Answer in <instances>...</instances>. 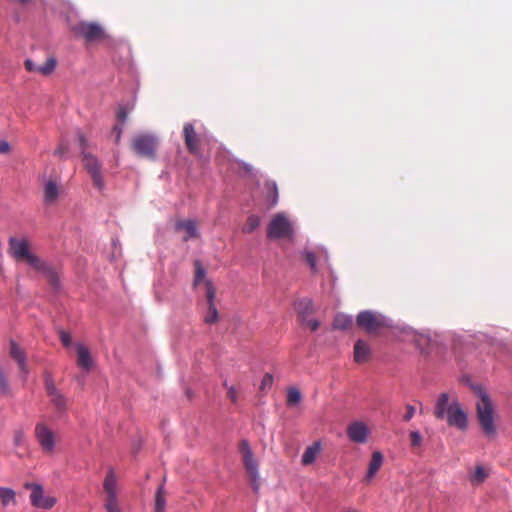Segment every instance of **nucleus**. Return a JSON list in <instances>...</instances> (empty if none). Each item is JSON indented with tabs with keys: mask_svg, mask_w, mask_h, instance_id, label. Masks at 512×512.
<instances>
[{
	"mask_svg": "<svg viewBox=\"0 0 512 512\" xmlns=\"http://www.w3.org/2000/svg\"><path fill=\"white\" fill-rule=\"evenodd\" d=\"M34 436L43 453L47 455L54 453L59 438L57 433L46 423L39 422L35 425Z\"/></svg>",
	"mask_w": 512,
	"mask_h": 512,
	"instance_id": "423d86ee",
	"label": "nucleus"
},
{
	"mask_svg": "<svg viewBox=\"0 0 512 512\" xmlns=\"http://www.w3.org/2000/svg\"><path fill=\"white\" fill-rule=\"evenodd\" d=\"M112 133L115 134V143L118 144L123 133V126L120 124L114 125L112 128Z\"/></svg>",
	"mask_w": 512,
	"mask_h": 512,
	"instance_id": "37998d69",
	"label": "nucleus"
},
{
	"mask_svg": "<svg viewBox=\"0 0 512 512\" xmlns=\"http://www.w3.org/2000/svg\"><path fill=\"white\" fill-rule=\"evenodd\" d=\"M346 432L349 440L354 443H365L369 435V429L362 421L350 423Z\"/></svg>",
	"mask_w": 512,
	"mask_h": 512,
	"instance_id": "2eb2a0df",
	"label": "nucleus"
},
{
	"mask_svg": "<svg viewBox=\"0 0 512 512\" xmlns=\"http://www.w3.org/2000/svg\"><path fill=\"white\" fill-rule=\"evenodd\" d=\"M44 382H45V389H46L47 395L59 392V390L57 389V387L54 383L53 378L51 377V375L49 373H45Z\"/></svg>",
	"mask_w": 512,
	"mask_h": 512,
	"instance_id": "f704fd0d",
	"label": "nucleus"
},
{
	"mask_svg": "<svg viewBox=\"0 0 512 512\" xmlns=\"http://www.w3.org/2000/svg\"><path fill=\"white\" fill-rule=\"evenodd\" d=\"M449 396L447 393H442L439 395L435 407H434V415L437 419H444L447 414V410L449 407Z\"/></svg>",
	"mask_w": 512,
	"mask_h": 512,
	"instance_id": "393cba45",
	"label": "nucleus"
},
{
	"mask_svg": "<svg viewBox=\"0 0 512 512\" xmlns=\"http://www.w3.org/2000/svg\"><path fill=\"white\" fill-rule=\"evenodd\" d=\"M292 233V225L282 213L274 215L267 227V237L270 239L289 238Z\"/></svg>",
	"mask_w": 512,
	"mask_h": 512,
	"instance_id": "0eeeda50",
	"label": "nucleus"
},
{
	"mask_svg": "<svg viewBox=\"0 0 512 512\" xmlns=\"http://www.w3.org/2000/svg\"><path fill=\"white\" fill-rule=\"evenodd\" d=\"M227 397L233 404L237 403L239 399L238 389L235 386L228 387Z\"/></svg>",
	"mask_w": 512,
	"mask_h": 512,
	"instance_id": "58836bf2",
	"label": "nucleus"
},
{
	"mask_svg": "<svg viewBox=\"0 0 512 512\" xmlns=\"http://www.w3.org/2000/svg\"><path fill=\"white\" fill-rule=\"evenodd\" d=\"M406 410L407 411H406L405 415L403 416V419H404V421L408 422L413 418V416L415 414V407L412 405H407Z\"/></svg>",
	"mask_w": 512,
	"mask_h": 512,
	"instance_id": "a18cd8bd",
	"label": "nucleus"
},
{
	"mask_svg": "<svg viewBox=\"0 0 512 512\" xmlns=\"http://www.w3.org/2000/svg\"><path fill=\"white\" fill-rule=\"evenodd\" d=\"M264 197L268 207H273L278 202V187L274 181H266L264 184Z\"/></svg>",
	"mask_w": 512,
	"mask_h": 512,
	"instance_id": "412c9836",
	"label": "nucleus"
},
{
	"mask_svg": "<svg viewBox=\"0 0 512 512\" xmlns=\"http://www.w3.org/2000/svg\"><path fill=\"white\" fill-rule=\"evenodd\" d=\"M60 188L55 181L49 180L44 187V202L45 204H53L57 201Z\"/></svg>",
	"mask_w": 512,
	"mask_h": 512,
	"instance_id": "5701e85b",
	"label": "nucleus"
},
{
	"mask_svg": "<svg viewBox=\"0 0 512 512\" xmlns=\"http://www.w3.org/2000/svg\"><path fill=\"white\" fill-rule=\"evenodd\" d=\"M273 385V376L270 373H266L261 381L260 389L264 392L271 389Z\"/></svg>",
	"mask_w": 512,
	"mask_h": 512,
	"instance_id": "4c0bfd02",
	"label": "nucleus"
},
{
	"mask_svg": "<svg viewBox=\"0 0 512 512\" xmlns=\"http://www.w3.org/2000/svg\"><path fill=\"white\" fill-rule=\"evenodd\" d=\"M446 418L449 426L456 427L459 430L467 429V414L464 412L461 405L457 401H453L449 405Z\"/></svg>",
	"mask_w": 512,
	"mask_h": 512,
	"instance_id": "1a4fd4ad",
	"label": "nucleus"
},
{
	"mask_svg": "<svg viewBox=\"0 0 512 512\" xmlns=\"http://www.w3.org/2000/svg\"><path fill=\"white\" fill-rule=\"evenodd\" d=\"M206 286V300H207V312L204 316V322L206 324H215L219 319L217 307L215 305L216 289L214 288L210 280L205 281Z\"/></svg>",
	"mask_w": 512,
	"mask_h": 512,
	"instance_id": "9b49d317",
	"label": "nucleus"
},
{
	"mask_svg": "<svg viewBox=\"0 0 512 512\" xmlns=\"http://www.w3.org/2000/svg\"><path fill=\"white\" fill-rule=\"evenodd\" d=\"M320 452H321V443L320 442H314L312 445L308 446L302 455V459H301L302 465L308 466V465H311L312 463H314V461L316 460V458L318 457Z\"/></svg>",
	"mask_w": 512,
	"mask_h": 512,
	"instance_id": "4be33fe9",
	"label": "nucleus"
},
{
	"mask_svg": "<svg viewBox=\"0 0 512 512\" xmlns=\"http://www.w3.org/2000/svg\"><path fill=\"white\" fill-rule=\"evenodd\" d=\"M83 165L91 176L94 185L99 189H103L104 180L101 173V165L98 159L90 153L83 152Z\"/></svg>",
	"mask_w": 512,
	"mask_h": 512,
	"instance_id": "6e6552de",
	"label": "nucleus"
},
{
	"mask_svg": "<svg viewBox=\"0 0 512 512\" xmlns=\"http://www.w3.org/2000/svg\"><path fill=\"white\" fill-rule=\"evenodd\" d=\"M183 138L187 150L193 155L200 153V137L196 133L192 123H185L183 126Z\"/></svg>",
	"mask_w": 512,
	"mask_h": 512,
	"instance_id": "4468645a",
	"label": "nucleus"
},
{
	"mask_svg": "<svg viewBox=\"0 0 512 512\" xmlns=\"http://www.w3.org/2000/svg\"><path fill=\"white\" fill-rule=\"evenodd\" d=\"M109 512H121V510H120V509H118V510L109 511Z\"/></svg>",
	"mask_w": 512,
	"mask_h": 512,
	"instance_id": "864d4df0",
	"label": "nucleus"
},
{
	"mask_svg": "<svg viewBox=\"0 0 512 512\" xmlns=\"http://www.w3.org/2000/svg\"><path fill=\"white\" fill-rule=\"evenodd\" d=\"M166 506V500L164 497V487L159 486L155 496V512H164Z\"/></svg>",
	"mask_w": 512,
	"mask_h": 512,
	"instance_id": "7c9ffc66",
	"label": "nucleus"
},
{
	"mask_svg": "<svg viewBox=\"0 0 512 512\" xmlns=\"http://www.w3.org/2000/svg\"><path fill=\"white\" fill-rule=\"evenodd\" d=\"M31 488L30 500L31 504L37 508L50 509L55 504V499L45 497L42 486L38 484L28 485Z\"/></svg>",
	"mask_w": 512,
	"mask_h": 512,
	"instance_id": "ddd939ff",
	"label": "nucleus"
},
{
	"mask_svg": "<svg viewBox=\"0 0 512 512\" xmlns=\"http://www.w3.org/2000/svg\"><path fill=\"white\" fill-rule=\"evenodd\" d=\"M357 326L369 334H377L380 330L390 327L388 319L380 313L370 310L359 312L356 317Z\"/></svg>",
	"mask_w": 512,
	"mask_h": 512,
	"instance_id": "39448f33",
	"label": "nucleus"
},
{
	"mask_svg": "<svg viewBox=\"0 0 512 512\" xmlns=\"http://www.w3.org/2000/svg\"><path fill=\"white\" fill-rule=\"evenodd\" d=\"M239 452L242 456L243 466L248 474L250 485L255 493L260 489V477L258 473V462L254 457V453L249 442L243 439L239 443Z\"/></svg>",
	"mask_w": 512,
	"mask_h": 512,
	"instance_id": "7ed1b4c3",
	"label": "nucleus"
},
{
	"mask_svg": "<svg viewBox=\"0 0 512 512\" xmlns=\"http://www.w3.org/2000/svg\"><path fill=\"white\" fill-rule=\"evenodd\" d=\"M57 60L54 55H48L44 64L37 65L31 59H26L24 62V66L27 71L32 73H38L43 76L50 75L56 68Z\"/></svg>",
	"mask_w": 512,
	"mask_h": 512,
	"instance_id": "f8f14e48",
	"label": "nucleus"
},
{
	"mask_svg": "<svg viewBox=\"0 0 512 512\" xmlns=\"http://www.w3.org/2000/svg\"><path fill=\"white\" fill-rule=\"evenodd\" d=\"M159 140L152 133H138L131 140V149L139 157L155 160Z\"/></svg>",
	"mask_w": 512,
	"mask_h": 512,
	"instance_id": "f03ea898",
	"label": "nucleus"
},
{
	"mask_svg": "<svg viewBox=\"0 0 512 512\" xmlns=\"http://www.w3.org/2000/svg\"><path fill=\"white\" fill-rule=\"evenodd\" d=\"M74 32H103V27L97 22H81L76 26Z\"/></svg>",
	"mask_w": 512,
	"mask_h": 512,
	"instance_id": "c85d7f7f",
	"label": "nucleus"
},
{
	"mask_svg": "<svg viewBox=\"0 0 512 512\" xmlns=\"http://www.w3.org/2000/svg\"><path fill=\"white\" fill-rule=\"evenodd\" d=\"M383 464V455L380 451L372 453L371 460L369 462L368 471L366 475L367 480H371Z\"/></svg>",
	"mask_w": 512,
	"mask_h": 512,
	"instance_id": "a878e982",
	"label": "nucleus"
},
{
	"mask_svg": "<svg viewBox=\"0 0 512 512\" xmlns=\"http://www.w3.org/2000/svg\"><path fill=\"white\" fill-rule=\"evenodd\" d=\"M177 231H184L186 235L183 237L184 241L189 239L197 238L199 236L196 224L193 220H182L175 224Z\"/></svg>",
	"mask_w": 512,
	"mask_h": 512,
	"instance_id": "f3484780",
	"label": "nucleus"
},
{
	"mask_svg": "<svg viewBox=\"0 0 512 512\" xmlns=\"http://www.w3.org/2000/svg\"><path fill=\"white\" fill-rule=\"evenodd\" d=\"M48 397L59 415H63L67 411V399L60 391L50 394Z\"/></svg>",
	"mask_w": 512,
	"mask_h": 512,
	"instance_id": "bb28decb",
	"label": "nucleus"
},
{
	"mask_svg": "<svg viewBox=\"0 0 512 512\" xmlns=\"http://www.w3.org/2000/svg\"><path fill=\"white\" fill-rule=\"evenodd\" d=\"M8 253L17 261L26 262L33 268L41 267V259L30 251L29 243L25 238L11 237Z\"/></svg>",
	"mask_w": 512,
	"mask_h": 512,
	"instance_id": "20e7f679",
	"label": "nucleus"
},
{
	"mask_svg": "<svg viewBox=\"0 0 512 512\" xmlns=\"http://www.w3.org/2000/svg\"><path fill=\"white\" fill-rule=\"evenodd\" d=\"M78 140H79V145H80V147H81V149H82V153H83V152H86V151H85V149H86V146H87V140H86V138L84 137V135H83V134H81V133H79V134H78Z\"/></svg>",
	"mask_w": 512,
	"mask_h": 512,
	"instance_id": "de8ad7c7",
	"label": "nucleus"
},
{
	"mask_svg": "<svg viewBox=\"0 0 512 512\" xmlns=\"http://www.w3.org/2000/svg\"><path fill=\"white\" fill-rule=\"evenodd\" d=\"M260 225V218L257 215H250L243 227V232L251 233Z\"/></svg>",
	"mask_w": 512,
	"mask_h": 512,
	"instance_id": "473e14b6",
	"label": "nucleus"
},
{
	"mask_svg": "<svg viewBox=\"0 0 512 512\" xmlns=\"http://www.w3.org/2000/svg\"><path fill=\"white\" fill-rule=\"evenodd\" d=\"M488 477L487 471L484 469L483 466L478 465L476 466L474 472L470 476V480L473 484H480L485 481V479Z\"/></svg>",
	"mask_w": 512,
	"mask_h": 512,
	"instance_id": "c756f323",
	"label": "nucleus"
},
{
	"mask_svg": "<svg viewBox=\"0 0 512 512\" xmlns=\"http://www.w3.org/2000/svg\"><path fill=\"white\" fill-rule=\"evenodd\" d=\"M302 399L301 393L297 388L290 387L287 390V405H297Z\"/></svg>",
	"mask_w": 512,
	"mask_h": 512,
	"instance_id": "2f4dec72",
	"label": "nucleus"
},
{
	"mask_svg": "<svg viewBox=\"0 0 512 512\" xmlns=\"http://www.w3.org/2000/svg\"><path fill=\"white\" fill-rule=\"evenodd\" d=\"M10 151L9 143L6 141H2V153H7Z\"/></svg>",
	"mask_w": 512,
	"mask_h": 512,
	"instance_id": "8fccbe9b",
	"label": "nucleus"
},
{
	"mask_svg": "<svg viewBox=\"0 0 512 512\" xmlns=\"http://www.w3.org/2000/svg\"><path fill=\"white\" fill-rule=\"evenodd\" d=\"M194 266H195L194 285L197 286V285H199L200 281L204 278L205 270L199 260H196L194 262Z\"/></svg>",
	"mask_w": 512,
	"mask_h": 512,
	"instance_id": "72a5a7b5",
	"label": "nucleus"
},
{
	"mask_svg": "<svg viewBox=\"0 0 512 512\" xmlns=\"http://www.w3.org/2000/svg\"><path fill=\"white\" fill-rule=\"evenodd\" d=\"M128 116V109L125 106H120L117 112V121L121 123V125L126 121Z\"/></svg>",
	"mask_w": 512,
	"mask_h": 512,
	"instance_id": "a19ab883",
	"label": "nucleus"
},
{
	"mask_svg": "<svg viewBox=\"0 0 512 512\" xmlns=\"http://www.w3.org/2000/svg\"><path fill=\"white\" fill-rule=\"evenodd\" d=\"M15 503V493L8 488H2V506Z\"/></svg>",
	"mask_w": 512,
	"mask_h": 512,
	"instance_id": "c9c22d12",
	"label": "nucleus"
},
{
	"mask_svg": "<svg viewBox=\"0 0 512 512\" xmlns=\"http://www.w3.org/2000/svg\"><path fill=\"white\" fill-rule=\"evenodd\" d=\"M9 356L18 364L20 371L26 376L28 373L26 352L13 340L10 341Z\"/></svg>",
	"mask_w": 512,
	"mask_h": 512,
	"instance_id": "dca6fc26",
	"label": "nucleus"
},
{
	"mask_svg": "<svg viewBox=\"0 0 512 512\" xmlns=\"http://www.w3.org/2000/svg\"><path fill=\"white\" fill-rule=\"evenodd\" d=\"M1 387H2V393L4 392V383L2 382L1 384Z\"/></svg>",
	"mask_w": 512,
	"mask_h": 512,
	"instance_id": "603ef678",
	"label": "nucleus"
},
{
	"mask_svg": "<svg viewBox=\"0 0 512 512\" xmlns=\"http://www.w3.org/2000/svg\"><path fill=\"white\" fill-rule=\"evenodd\" d=\"M77 364L85 370H89L92 367L90 352L82 344L77 345Z\"/></svg>",
	"mask_w": 512,
	"mask_h": 512,
	"instance_id": "b1692460",
	"label": "nucleus"
},
{
	"mask_svg": "<svg viewBox=\"0 0 512 512\" xmlns=\"http://www.w3.org/2000/svg\"><path fill=\"white\" fill-rule=\"evenodd\" d=\"M222 385H223V387H224V388H226L227 390H228V387H230V386L228 385L227 380H225V381L223 382V384H222Z\"/></svg>",
	"mask_w": 512,
	"mask_h": 512,
	"instance_id": "3c124183",
	"label": "nucleus"
},
{
	"mask_svg": "<svg viewBox=\"0 0 512 512\" xmlns=\"http://www.w3.org/2000/svg\"><path fill=\"white\" fill-rule=\"evenodd\" d=\"M353 326V319L351 316L338 313L333 321V328L337 330H348Z\"/></svg>",
	"mask_w": 512,
	"mask_h": 512,
	"instance_id": "cd10ccee",
	"label": "nucleus"
},
{
	"mask_svg": "<svg viewBox=\"0 0 512 512\" xmlns=\"http://www.w3.org/2000/svg\"><path fill=\"white\" fill-rule=\"evenodd\" d=\"M60 339H61L62 344L65 347H68L71 345V336L66 331H63V330L60 331Z\"/></svg>",
	"mask_w": 512,
	"mask_h": 512,
	"instance_id": "c03bdc74",
	"label": "nucleus"
},
{
	"mask_svg": "<svg viewBox=\"0 0 512 512\" xmlns=\"http://www.w3.org/2000/svg\"><path fill=\"white\" fill-rule=\"evenodd\" d=\"M370 352L369 345L363 340H358L354 345V361L359 364L367 362Z\"/></svg>",
	"mask_w": 512,
	"mask_h": 512,
	"instance_id": "a211bd4d",
	"label": "nucleus"
},
{
	"mask_svg": "<svg viewBox=\"0 0 512 512\" xmlns=\"http://www.w3.org/2000/svg\"><path fill=\"white\" fill-rule=\"evenodd\" d=\"M34 269L37 271H40L44 274V276L46 277L47 281L49 282V284L51 285V287L53 289H55V290L59 289V287H60L59 276H58L57 271L53 267L48 266L46 263L41 261V267L34 268Z\"/></svg>",
	"mask_w": 512,
	"mask_h": 512,
	"instance_id": "6ab92c4d",
	"label": "nucleus"
},
{
	"mask_svg": "<svg viewBox=\"0 0 512 512\" xmlns=\"http://www.w3.org/2000/svg\"><path fill=\"white\" fill-rule=\"evenodd\" d=\"M68 150V147L66 144L61 143L58 148L55 150V154L62 157Z\"/></svg>",
	"mask_w": 512,
	"mask_h": 512,
	"instance_id": "49530a36",
	"label": "nucleus"
},
{
	"mask_svg": "<svg viewBox=\"0 0 512 512\" xmlns=\"http://www.w3.org/2000/svg\"><path fill=\"white\" fill-rule=\"evenodd\" d=\"M479 400L476 403L477 420L482 432L488 438L497 435V427L494 421V407L489 395L482 389L477 391Z\"/></svg>",
	"mask_w": 512,
	"mask_h": 512,
	"instance_id": "f257e3e1",
	"label": "nucleus"
},
{
	"mask_svg": "<svg viewBox=\"0 0 512 512\" xmlns=\"http://www.w3.org/2000/svg\"><path fill=\"white\" fill-rule=\"evenodd\" d=\"M410 439H411V444L412 446L414 447H418L421 445L422 443V436L419 432L417 431H412L410 433Z\"/></svg>",
	"mask_w": 512,
	"mask_h": 512,
	"instance_id": "79ce46f5",
	"label": "nucleus"
},
{
	"mask_svg": "<svg viewBox=\"0 0 512 512\" xmlns=\"http://www.w3.org/2000/svg\"><path fill=\"white\" fill-rule=\"evenodd\" d=\"M85 40L87 43H91L95 40H97L99 37L103 36L104 34H84Z\"/></svg>",
	"mask_w": 512,
	"mask_h": 512,
	"instance_id": "09e8293b",
	"label": "nucleus"
},
{
	"mask_svg": "<svg viewBox=\"0 0 512 512\" xmlns=\"http://www.w3.org/2000/svg\"><path fill=\"white\" fill-rule=\"evenodd\" d=\"M300 324L309 328L312 332L316 331L320 327V322L317 319H312L310 317L305 320H301Z\"/></svg>",
	"mask_w": 512,
	"mask_h": 512,
	"instance_id": "e433bc0d",
	"label": "nucleus"
},
{
	"mask_svg": "<svg viewBox=\"0 0 512 512\" xmlns=\"http://www.w3.org/2000/svg\"><path fill=\"white\" fill-rule=\"evenodd\" d=\"M103 487H104V491L107 495V499H106V503H105V508H106L107 512L120 509L119 505H118L117 494H116V477L112 470H110L107 473V475L104 479Z\"/></svg>",
	"mask_w": 512,
	"mask_h": 512,
	"instance_id": "9d476101",
	"label": "nucleus"
},
{
	"mask_svg": "<svg viewBox=\"0 0 512 512\" xmlns=\"http://www.w3.org/2000/svg\"><path fill=\"white\" fill-rule=\"evenodd\" d=\"M295 309L297 311L299 320H305L314 313L313 302L309 298H303L296 302Z\"/></svg>",
	"mask_w": 512,
	"mask_h": 512,
	"instance_id": "aec40b11",
	"label": "nucleus"
},
{
	"mask_svg": "<svg viewBox=\"0 0 512 512\" xmlns=\"http://www.w3.org/2000/svg\"><path fill=\"white\" fill-rule=\"evenodd\" d=\"M305 261L310 266L312 271H316V257L312 252H305Z\"/></svg>",
	"mask_w": 512,
	"mask_h": 512,
	"instance_id": "ea45409f",
	"label": "nucleus"
}]
</instances>
